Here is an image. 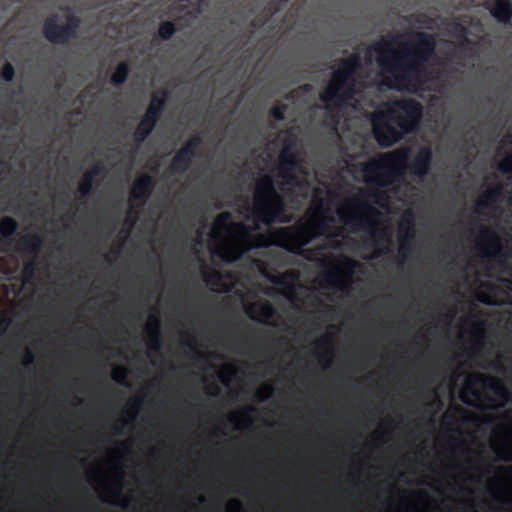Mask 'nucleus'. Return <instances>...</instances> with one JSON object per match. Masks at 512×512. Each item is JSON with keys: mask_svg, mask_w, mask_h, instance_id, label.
Instances as JSON below:
<instances>
[{"mask_svg": "<svg viewBox=\"0 0 512 512\" xmlns=\"http://www.w3.org/2000/svg\"><path fill=\"white\" fill-rule=\"evenodd\" d=\"M421 112L418 102L402 105L384 103L375 111L374 136L383 147L392 146L403 133L409 132L419 121Z\"/></svg>", "mask_w": 512, "mask_h": 512, "instance_id": "nucleus-1", "label": "nucleus"}, {"mask_svg": "<svg viewBox=\"0 0 512 512\" xmlns=\"http://www.w3.org/2000/svg\"><path fill=\"white\" fill-rule=\"evenodd\" d=\"M228 217L230 215L224 213L215 219L210 238L214 241L220 256L229 262H234L255 244L248 240L247 229L240 224L231 223Z\"/></svg>", "mask_w": 512, "mask_h": 512, "instance_id": "nucleus-2", "label": "nucleus"}, {"mask_svg": "<svg viewBox=\"0 0 512 512\" xmlns=\"http://www.w3.org/2000/svg\"><path fill=\"white\" fill-rule=\"evenodd\" d=\"M255 201L261 211L276 215L281 210V200L271 187L270 178L261 179L255 190Z\"/></svg>", "mask_w": 512, "mask_h": 512, "instance_id": "nucleus-3", "label": "nucleus"}, {"mask_svg": "<svg viewBox=\"0 0 512 512\" xmlns=\"http://www.w3.org/2000/svg\"><path fill=\"white\" fill-rule=\"evenodd\" d=\"M164 103V97L162 94L155 96L150 102L149 109H147L146 116L141 120L140 126L136 128V139L143 140L145 136L150 132L151 128L155 125L156 114L161 110L162 104Z\"/></svg>", "mask_w": 512, "mask_h": 512, "instance_id": "nucleus-4", "label": "nucleus"}, {"mask_svg": "<svg viewBox=\"0 0 512 512\" xmlns=\"http://www.w3.org/2000/svg\"><path fill=\"white\" fill-rule=\"evenodd\" d=\"M316 234V220L311 217L307 219L306 224L302 225L297 232L292 233L297 238V244L304 245Z\"/></svg>", "mask_w": 512, "mask_h": 512, "instance_id": "nucleus-5", "label": "nucleus"}, {"mask_svg": "<svg viewBox=\"0 0 512 512\" xmlns=\"http://www.w3.org/2000/svg\"><path fill=\"white\" fill-rule=\"evenodd\" d=\"M492 16L500 23H505L509 19L510 7L508 0H495V5L491 10Z\"/></svg>", "mask_w": 512, "mask_h": 512, "instance_id": "nucleus-6", "label": "nucleus"}, {"mask_svg": "<svg viewBox=\"0 0 512 512\" xmlns=\"http://www.w3.org/2000/svg\"><path fill=\"white\" fill-rule=\"evenodd\" d=\"M430 160V152L427 149L421 150L420 153H418L417 160H415V172L418 174L424 172L427 169V164Z\"/></svg>", "mask_w": 512, "mask_h": 512, "instance_id": "nucleus-7", "label": "nucleus"}, {"mask_svg": "<svg viewBox=\"0 0 512 512\" xmlns=\"http://www.w3.org/2000/svg\"><path fill=\"white\" fill-rule=\"evenodd\" d=\"M339 90V77L335 76L332 81H330L329 86H327L326 91L323 93V100L330 101L333 97H335L336 93Z\"/></svg>", "mask_w": 512, "mask_h": 512, "instance_id": "nucleus-8", "label": "nucleus"}, {"mask_svg": "<svg viewBox=\"0 0 512 512\" xmlns=\"http://www.w3.org/2000/svg\"><path fill=\"white\" fill-rule=\"evenodd\" d=\"M125 78H127V66L121 63L116 67L115 72H113L112 81L115 84H120L124 82Z\"/></svg>", "mask_w": 512, "mask_h": 512, "instance_id": "nucleus-9", "label": "nucleus"}, {"mask_svg": "<svg viewBox=\"0 0 512 512\" xmlns=\"http://www.w3.org/2000/svg\"><path fill=\"white\" fill-rule=\"evenodd\" d=\"M148 184H150V178L143 177L138 182H136L135 187H133V196L141 197L142 193H144V189L147 188Z\"/></svg>", "mask_w": 512, "mask_h": 512, "instance_id": "nucleus-10", "label": "nucleus"}, {"mask_svg": "<svg viewBox=\"0 0 512 512\" xmlns=\"http://www.w3.org/2000/svg\"><path fill=\"white\" fill-rule=\"evenodd\" d=\"M15 227L16 224H14V221L10 218H4L0 222V231L4 236L10 235Z\"/></svg>", "mask_w": 512, "mask_h": 512, "instance_id": "nucleus-11", "label": "nucleus"}, {"mask_svg": "<svg viewBox=\"0 0 512 512\" xmlns=\"http://www.w3.org/2000/svg\"><path fill=\"white\" fill-rule=\"evenodd\" d=\"M173 32H175V27L169 22L161 24L160 29H158V33H160V36L163 38L170 37Z\"/></svg>", "mask_w": 512, "mask_h": 512, "instance_id": "nucleus-12", "label": "nucleus"}, {"mask_svg": "<svg viewBox=\"0 0 512 512\" xmlns=\"http://www.w3.org/2000/svg\"><path fill=\"white\" fill-rule=\"evenodd\" d=\"M384 59H385V56L383 55V56H381V57H380V59H378V60H380L381 65H383V69H381V70H383V71H384V75H386V77H388V78H389V76H387V74H389V73H390V74H392V75H395V73H397V72H398V64H396V62H394V64H393V65L388 66V65H386V64L384 63Z\"/></svg>", "mask_w": 512, "mask_h": 512, "instance_id": "nucleus-13", "label": "nucleus"}, {"mask_svg": "<svg viewBox=\"0 0 512 512\" xmlns=\"http://www.w3.org/2000/svg\"><path fill=\"white\" fill-rule=\"evenodd\" d=\"M500 168L503 171H512V153L510 156L503 159V161L500 162Z\"/></svg>", "mask_w": 512, "mask_h": 512, "instance_id": "nucleus-14", "label": "nucleus"}, {"mask_svg": "<svg viewBox=\"0 0 512 512\" xmlns=\"http://www.w3.org/2000/svg\"><path fill=\"white\" fill-rule=\"evenodd\" d=\"M112 376H113V379H115V381L121 382L125 376V369L121 368V367H117V368L113 369Z\"/></svg>", "mask_w": 512, "mask_h": 512, "instance_id": "nucleus-15", "label": "nucleus"}, {"mask_svg": "<svg viewBox=\"0 0 512 512\" xmlns=\"http://www.w3.org/2000/svg\"><path fill=\"white\" fill-rule=\"evenodd\" d=\"M3 77L6 78V80H10L11 78H13V68L10 66V64L4 65Z\"/></svg>", "mask_w": 512, "mask_h": 512, "instance_id": "nucleus-16", "label": "nucleus"}, {"mask_svg": "<svg viewBox=\"0 0 512 512\" xmlns=\"http://www.w3.org/2000/svg\"><path fill=\"white\" fill-rule=\"evenodd\" d=\"M397 156H398V153H391L388 155V160L391 162H394L396 164H399V161L395 159Z\"/></svg>", "mask_w": 512, "mask_h": 512, "instance_id": "nucleus-17", "label": "nucleus"}, {"mask_svg": "<svg viewBox=\"0 0 512 512\" xmlns=\"http://www.w3.org/2000/svg\"><path fill=\"white\" fill-rule=\"evenodd\" d=\"M498 456L503 458L512 459V453L509 452H498Z\"/></svg>", "mask_w": 512, "mask_h": 512, "instance_id": "nucleus-18", "label": "nucleus"}, {"mask_svg": "<svg viewBox=\"0 0 512 512\" xmlns=\"http://www.w3.org/2000/svg\"><path fill=\"white\" fill-rule=\"evenodd\" d=\"M389 87H391V88H398L399 84L398 83H392V84H389Z\"/></svg>", "mask_w": 512, "mask_h": 512, "instance_id": "nucleus-19", "label": "nucleus"}, {"mask_svg": "<svg viewBox=\"0 0 512 512\" xmlns=\"http://www.w3.org/2000/svg\"><path fill=\"white\" fill-rule=\"evenodd\" d=\"M81 192L86 193L88 191V188L85 186L80 187Z\"/></svg>", "mask_w": 512, "mask_h": 512, "instance_id": "nucleus-20", "label": "nucleus"}, {"mask_svg": "<svg viewBox=\"0 0 512 512\" xmlns=\"http://www.w3.org/2000/svg\"><path fill=\"white\" fill-rule=\"evenodd\" d=\"M275 116H277L278 119H282V114L278 111H275Z\"/></svg>", "mask_w": 512, "mask_h": 512, "instance_id": "nucleus-21", "label": "nucleus"}, {"mask_svg": "<svg viewBox=\"0 0 512 512\" xmlns=\"http://www.w3.org/2000/svg\"><path fill=\"white\" fill-rule=\"evenodd\" d=\"M46 33H47V37H49V39H54V36L49 31H47Z\"/></svg>", "mask_w": 512, "mask_h": 512, "instance_id": "nucleus-22", "label": "nucleus"}, {"mask_svg": "<svg viewBox=\"0 0 512 512\" xmlns=\"http://www.w3.org/2000/svg\"><path fill=\"white\" fill-rule=\"evenodd\" d=\"M270 218H264V221H266V223H269L270 222Z\"/></svg>", "mask_w": 512, "mask_h": 512, "instance_id": "nucleus-23", "label": "nucleus"}]
</instances>
